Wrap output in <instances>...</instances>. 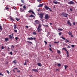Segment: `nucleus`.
Segmentation results:
<instances>
[{
	"instance_id": "nucleus-1",
	"label": "nucleus",
	"mask_w": 77,
	"mask_h": 77,
	"mask_svg": "<svg viewBox=\"0 0 77 77\" xmlns=\"http://www.w3.org/2000/svg\"><path fill=\"white\" fill-rule=\"evenodd\" d=\"M61 15L64 17L67 18L68 17V14L66 13L63 12L62 13Z\"/></svg>"
},
{
	"instance_id": "nucleus-2",
	"label": "nucleus",
	"mask_w": 77,
	"mask_h": 77,
	"mask_svg": "<svg viewBox=\"0 0 77 77\" xmlns=\"http://www.w3.org/2000/svg\"><path fill=\"white\" fill-rule=\"evenodd\" d=\"M34 40V41H35L36 39V38L35 37H28V40H32V41Z\"/></svg>"
},
{
	"instance_id": "nucleus-3",
	"label": "nucleus",
	"mask_w": 77,
	"mask_h": 77,
	"mask_svg": "<svg viewBox=\"0 0 77 77\" xmlns=\"http://www.w3.org/2000/svg\"><path fill=\"white\" fill-rule=\"evenodd\" d=\"M38 15H40V18H41V19H43V18H44V17H43V16H44V13L39 14Z\"/></svg>"
},
{
	"instance_id": "nucleus-4",
	"label": "nucleus",
	"mask_w": 77,
	"mask_h": 77,
	"mask_svg": "<svg viewBox=\"0 0 77 77\" xmlns=\"http://www.w3.org/2000/svg\"><path fill=\"white\" fill-rule=\"evenodd\" d=\"M68 5H74V2L72 1H70L67 3Z\"/></svg>"
},
{
	"instance_id": "nucleus-5",
	"label": "nucleus",
	"mask_w": 77,
	"mask_h": 77,
	"mask_svg": "<svg viewBox=\"0 0 77 77\" xmlns=\"http://www.w3.org/2000/svg\"><path fill=\"white\" fill-rule=\"evenodd\" d=\"M45 17L46 20H48V19H49V16H48V14L45 15Z\"/></svg>"
},
{
	"instance_id": "nucleus-6",
	"label": "nucleus",
	"mask_w": 77,
	"mask_h": 77,
	"mask_svg": "<svg viewBox=\"0 0 77 77\" xmlns=\"http://www.w3.org/2000/svg\"><path fill=\"white\" fill-rule=\"evenodd\" d=\"M28 12H29V13H30V12H31V13H32V14H34L35 13L33 12V11L32 10H30L29 11H28Z\"/></svg>"
},
{
	"instance_id": "nucleus-7",
	"label": "nucleus",
	"mask_w": 77,
	"mask_h": 77,
	"mask_svg": "<svg viewBox=\"0 0 77 77\" xmlns=\"http://www.w3.org/2000/svg\"><path fill=\"white\" fill-rule=\"evenodd\" d=\"M37 30L38 32H40L41 30H42V29H41V28H37Z\"/></svg>"
},
{
	"instance_id": "nucleus-8",
	"label": "nucleus",
	"mask_w": 77,
	"mask_h": 77,
	"mask_svg": "<svg viewBox=\"0 0 77 77\" xmlns=\"http://www.w3.org/2000/svg\"><path fill=\"white\" fill-rule=\"evenodd\" d=\"M43 5H44V4H40L38 5V7H42Z\"/></svg>"
},
{
	"instance_id": "nucleus-9",
	"label": "nucleus",
	"mask_w": 77,
	"mask_h": 77,
	"mask_svg": "<svg viewBox=\"0 0 77 77\" xmlns=\"http://www.w3.org/2000/svg\"><path fill=\"white\" fill-rule=\"evenodd\" d=\"M34 22L35 24H39V21H38V20H36Z\"/></svg>"
},
{
	"instance_id": "nucleus-10",
	"label": "nucleus",
	"mask_w": 77,
	"mask_h": 77,
	"mask_svg": "<svg viewBox=\"0 0 77 77\" xmlns=\"http://www.w3.org/2000/svg\"><path fill=\"white\" fill-rule=\"evenodd\" d=\"M67 24L69 26H71V23H70V21H69L68 20L67 21Z\"/></svg>"
},
{
	"instance_id": "nucleus-11",
	"label": "nucleus",
	"mask_w": 77,
	"mask_h": 77,
	"mask_svg": "<svg viewBox=\"0 0 77 77\" xmlns=\"http://www.w3.org/2000/svg\"><path fill=\"white\" fill-rule=\"evenodd\" d=\"M10 19L11 21H15V19H13L12 17H10Z\"/></svg>"
},
{
	"instance_id": "nucleus-12",
	"label": "nucleus",
	"mask_w": 77,
	"mask_h": 77,
	"mask_svg": "<svg viewBox=\"0 0 77 77\" xmlns=\"http://www.w3.org/2000/svg\"><path fill=\"white\" fill-rule=\"evenodd\" d=\"M65 51H66L67 57H69V53H68V51H67V50H66V48L65 49Z\"/></svg>"
},
{
	"instance_id": "nucleus-13",
	"label": "nucleus",
	"mask_w": 77,
	"mask_h": 77,
	"mask_svg": "<svg viewBox=\"0 0 77 77\" xmlns=\"http://www.w3.org/2000/svg\"><path fill=\"white\" fill-rule=\"evenodd\" d=\"M65 51H66L67 57H69V53H68V51H67V50H66V48L65 49Z\"/></svg>"
},
{
	"instance_id": "nucleus-14",
	"label": "nucleus",
	"mask_w": 77,
	"mask_h": 77,
	"mask_svg": "<svg viewBox=\"0 0 77 77\" xmlns=\"http://www.w3.org/2000/svg\"><path fill=\"white\" fill-rule=\"evenodd\" d=\"M44 8L46 10H48L49 9V7H48L47 5L45 6Z\"/></svg>"
},
{
	"instance_id": "nucleus-15",
	"label": "nucleus",
	"mask_w": 77,
	"mask_h": 77,
	"mask_svg": "<svg viewBox=\"0 0 77 77\" xmlns=\"http://www.w3.org/2000/svg\"><path fill=\"white\" fill-rule=\"evenodd\" d=\"M53 3H54L55 4H57V3H58V2L56 1H53Z\"/></svg>"
},
{
	"instance_id": "nucleus-16",
	"label": "nucleus",
	"mask_w": 77,
	"mask_h": 77,
	"mask_svg": "<svg viewBox=\"0 0 77 77\" xmlns=\"http://www.w3.org/2000/svg\"><path fill=\"white\" fill-rule=\"evenodd\" d=\"M37 65H38V66H42V65L41 64V63H39L37 64Z\"/></svg>"
},
{
	"instance_id": "nucleus-17",
	"label": "nucleus",
	"mask_w": 77,
	"mask_h": 77,
	"mask_svg": "<svg viewBox=\"0 0 77 77\" xmlns=\"http://www.w3.org/2000/svg\"><path fill=\"white\" fill-rule=\"evenodd\" d=\"M32 71H34L35 72H38V70L37 69H32Z\"/></svg>"
},
{
	"instance_id": "nucleus-18",
	"label": "nucleus",
	"mask_w": 77,
	"mask_h": 77,
	"mask_svg": "<svg viewBox=\"0 0 77 77\" xmlns=\"http://www.w3.org/2000/svg\"><path fill=\"white\" fill-rule=\"evenodd\" d=\"M68 33V35H72V32H71V31H69Z\"/></svg>"
},
{
	"instance_id": "nucleus-19",
	"label": "nucleus",
	"mask_w": 77,
	"mask_h": 77,
	"mask_svg": "<svg viewBox=\"0 0 77 77\" xmlns=\"http://www.w3.org/2000/svg\"><path fill=\"white\" fill-rule=\"evenodd\" d=\"M14 29H17V25H14Z\"/></svg>"
},
{
	"instance_id": "nucleus-20",
	"label": "nucleus",
	"mask_w": 77,
	"mask_h": 77,
	"mask_svg": "<svg viewBox=\"0 0 77 77\" xmlns=\"http://www.w3.org/2000/svg\"><path fill=\"white\" fill-rule=\"evenodd\" d=\"M20 11V12H24V9H23V8H21Z\"/></svg>"
},
{
	"instance_id": "nucleus-21",
	"label": "nucleus",
	"mask_w": 77,
	"mask_h": 77,
	"mask_svg": "<svg viewBox=\"0 0 77 77\" xmlns=\"http://www.w3.org/2000/svg\"><path fill=\"white\" fill-rule=\"evenodd\" d=\"M64 67L65 69H66V68H67V67H68V65H65Z\"/></svg>"
},
{
	"instance_id": "nucleus-22",
	"label": "nucleus",
	"mask_w": 77,
	"mask_h": 77,
	"mask_svg": "<svg viewBox=\"0 0 77 77\" xmlns=\"http://www.w3.org/2000/svg\"><path fill=\"white\" fill-rule=\"evenodd\" d=\"M15 20L17 21H20V20L19 19H18L17 18H15Z\"/></svg>"
},
{
	"instance_id": "nucleus-23",
	"label": "nucleus",
	"mask_w": 77,
	"mask_h": 77,
	"mask_svg": "<svg viewBox=\"0 0 77 77\" xmlns=\"http://www.w3.org/2000/svg\"><path fill=\"white\" fill-rule=\"evenodd\" d=\"M57 52L59 54H60V53H61L60 51L58 50L57 51Z\"/></svg>"
},
{
	"instance_id": "nucleus-24",
	"label": "nucleus",
	"mask_w": 77,
	"mask_h": 77,
	"mask_svg": "<svg viewBox=\"0 0 77 77\" xmlns=\"http://www.w3.org/2000/svg\"><path fill=\"white\" fill-rule=\"evenodd\" d=\"M33 34L34 35H37V33L35 32H33Z\"/></svg>"
},
{
	"instance_id": "nucleus-25",
	"label": "nucleus",
	"mask_w": 77,
	"mask_h": 77,
	"mask_svg": "<svg viewBox=\"0 0 77 77\" xmlns=\"http://www.w3.org/2000/svg\"><path fill=\"white\" fill-rule=\"evenodd\" d=\"M58 30H59L60 31H62L63 30V29H58Z\"/></svg>"
},
{
	"instance_id": "nucleus-26",
	"label": "nucleus",
	"mask_w": 77,
	"mask_h": 77,
	"mask_svg": "<svg viewBox=\"0 0 77 77\" xmlns=\"http://www.w3.org/2000/svg\"><path fill=\"white\" fill-rule=\"evenodd\" d=\"M9 38L10 39H12V35H9Z\"/></svg>"
},
{
	"instance_id": "nucleus-27",
	"label": "nucleus",
	"mask_w": 77,
	"mask_h": 77,
	"mask_svg": "<svg viewBox=\"0 0 77 77\" xmlns=\"http://www.w3.org/2000/svg\"><path fill=\"white\" fill-rule=\"evenodd\" d=\"M44 26L46 27H49L48 26V25H44Z\"/></svg>"
},
{
	"instance_id": "nucleus-28",
	"label": "nucleus",
	"mask_w": 77,
	"mask_h": 77,
	"mask_svg": "<svg viewBox=\"0 0 77 77\" xmlns=\"http://www.w3.org/2000/svg\"><path fill=\"white\" fill-rule=\"evenodd\" d=\"M58 67H60L61 66V64H58Z\"/></svg>"
},
{
	"instance_id": "nucleus-29",
	"label": "nucleus",
	"mask_w": 77,
	"mask_h": 77,
	"mask_svg": "<svg viewBox=\"0 0 77 77\" xmlns=\"http://www.w3.org/2000/svg\"><path fill=\"white\" fill-rule=\"evenodd\" d=\"M27 42L28 43H29L30 44H32V42H30V41H27Z\"/></svg>"
},
{
	"instance_id": "nucleus-30",
	"label": "nucleus",
	"mask_w": 77,
	"mask_h": 77,
	"mask_svg": "<svg viewBox=\"0 0 77 77\" xmlns=\"http://www.w3.org/2000/svg\"><path fill=\"white\" fill-rule=\"evenodd\" d=\"M29 17H34V15H31L29 16Z\"/></svg>"
},
{
	"instance_id": "nucleus-31",
	"label": "nucleus",
	"mask_w": 77,
	"mask_h": 77,
	"mask_svg": "<svg viewBox=\"0 0 77 77\" xmlns=\"http://www.w3.org/2000/svg\"><path fill=\"white\" fill-rule=\"evenodd\" d=\"M41 24H39V26H38V28H41Z\"/></svg>"
},
{
	"instance_id": "nucleus-32",
	"label": "nucleus",
	"mask_w": 77,
	"mask_h": 77,
	"mask_svg": "<svg viewBox=\"0 0 77 77\" xmlns=\"http://www.w3.org/2000/svg\"><path fill=\"white\" fill-rule=\"evenodd\" d=\"M0 30H1L2 31L3 30V29L2 28V26H1V25H0Z\"/></svg>"
},
{
	"instance_id": "nucleus-33",
	"label": "nucleus",
	"mask_w": 77,
	"mask_h": 77,
	"mask_svg": "<svg viewBox=\"0 0 77 77\" xmlns=\"http://www.w3.org/2000/svg\"><path fill=\"white\" fill-rule=\"evenodd\" d=\"M54 43H55V44H59V42L55 41Z\"/></svg>"
},
{
	"instance_id": "nucleus-34",
	"label": "nucleus",
	"mask_w": 77,
	"mask_h": 77,
	"mask_svg": "<svg viewBox=\"0 0 77 77\" xmlns=\"http://www.w3.org/2000/svg\"><path fill=\"white\" fill-rule=\"evenodd\" d=\"M58 34H59V36H61V32H59Z\"/></svg>"
},
{
	"instance_id": "nucleus-35",
	"label": "nucleus",
	"mask_w": 77,
	"mask_h": 77,
	"mask_svg": "<svg viewBox=\"0 0 77 77\" xmlns=\"http://www.w3.org/2000/svg\"><path fill=\"white\" fill-rule=\"evenodd\" d=\"M6 10H7V11L9 10V7H6Z\"/></svg>"
},
{
	"instance_id": "nucleus-36",
	"label": "nucleus",
	"mask_w": 77,
	"mask_h": 77,
	"mask_svg": "<svg viewBox=\"0 0 77 77\" xmlns=\"http://www.w3.org/2000/svg\"><path fill=\"white\" fill-rule=\"evenodd\" d=\"M61 38L63 39L64 40H65V38L63 37H62Z\"/></svg>"
},
{
	"instance_id": "nucleus-37",
	"label": "nucleus",
	"mask_w": 77,
	"mask_h": 77,
	"mask_svg": "<svg viewBox=\"0 0 77 77\" xmlns=\"http://www.w3.org/2000/svg\"><path fill=\"white\" fill-rule=\"evenodd\" d=\"M9 39H8V38H6L5 39V41H8Z\"/></svg>"
},
{
	"instance_id": "nucleus-38",
	"label": "nucleus",
	"mask_w": 77,
	"mask_h": 77,
	"mask_svg": "<svg viewBox=\"0 0 77 77\" xmlns=\"http://www.w3.org/2000/svg\"><path fill=\"white\" fill-rule=\"evenodd\" d=\"M14 32H15L16 33H17V30H16V29H15L14 30Z\"/></svg>"
},
{
	"instance_id": "nucleus-39",
	"label": "nucleus",
	"mask_w": 77,
	"mask_h": 77,
	"mask_svg": "<svg viewBox=\"0 0 77 77\" xmlns=\"http://www.w3.org/2000/svg\"><path fill=\"white\" fill-rule=\"evenodd\" d=\"M23 8L24 9H26V7L25 5H24L23 7Z\"/></svg>"
},
{
	"instance_id": "nucleus-40",
	"label": "nucleus",
	"mask_w": 77,
	"mask_h": 77,
	"mask_svg": "<svg viewBox=\"0 0 77 77\" xmlns=\"http://www.w3.org/2000/svg\"><path fill=\"white\" fill-rule=\"evenodd\" d=\"M5 48L4 46H2L1 47V49H4Z\"/></svg>"
},
{
	"instance_id": "nucleus-41",
	"label": "nucleus",
	"mask_w": 77,
	"mask_h": 77,
	"mask_svg": "<svg viewBox=\"0 0 77 77\" xmlns=\"http://www.w3.org/2000/svg\"><path fill=\"white\" fill-rule=\"evenodd\" d=\"M72 47H74L75 46V45H71Z\"/></svg>"
},
{
	"instance_id": "nucleus-42",
	"label": "nucleus",
	"mask_w": 77,
	"mask_h": 77,
	"mask_svg": "<svg viewBox=\"0 0 77 77\" xmlns=\"http://www.w3.org/2000/svg\"><path fill=\"white\" fill-rule=\"evenodd\" d=\"M10 54H11V55H12V52H11L9 53Z\"/></svg>"
},
{
	"instance_id": "nucleus-43",
	"label": "nucleus",
	"mask_w": 77,
	"mask_h": 77,
	"mask_svg": "<svg viewBox=\"0 0 77 77\" xmlns=\"http://www.w3.org/2000/svg\"><path fill=\"white\" fill-rule=\"evenodd\" d=\"M22 3H24V0H21Z\"/></svg>"
},
{
	"instance_id": "nucleus-44",
	"label": "nucleus",
	"mask_w": 77,
	"mask_h": 77,
	"mask_svg": "<svg viewBox=\"0 0 77 77\" xmlns=\"http://www.w3.org/2000/svg\"><path fill=\"white\" fill-rule=\"evenodd\" d=\"M66 42L67 43V42H69V40H68L67 39H66Z\"/></svg>"
},
{
	"instance_id": "nucleus-45",
	"label": "nucleus",
	"mask_w": 77,
	"mask_h": 77,
	"mask_svg": "<svg viewBox=\"0 0 77 77\" xmlns=\"http://www.w3.org/2000/svg\"><path fill=\"white\" fill-rule=\"evenodd\" d=\"M13 63H15V64H16V63H17V62H16V61H13Z\"/></svg>"
},
{
	"instance_id": "nucleus-46",
	"label": "nucleus",
	"mask_w": 77,
	"mask_h": 77,
	"mask_svg": "<svg viewBox=\"0 0 77 77\" xmlns=\"http://www.w3.org/2000/svg\"><path fill=\"white\" fill-rule=\"evenodd\" d=\"M15 39L16 40H17V39H18V37H15Z\"/></svg>"
},
{
	"instance_id": "nucleus-47",
	"label": "nucleus",
	"mask_w": 77,
	"mask_h": 77,
	"mask_svg": "<svg viewBox=\"0 0 77 77\" xmlns=\"http://www.w3.org/2000/svg\"><path fill=\"white\" fill-rule=\"evenodd\" d=\"M26 62L24 63V65H26Z\"/></svg>"
},
{
	"instance_id": "nucleus-48",
	"label": "nucleus",
	"mask_w": 77,
	"mask_h": 77,
	"mask_svg": "<svg viewBox=\"0 0 77 77\" xmlns=\"http://www.w3.org/2000/svg\"><path fill=\"white\" fill-rule=\"evenodd\" d=\"M44 42H45V44H47V42L46 41H45Z\"/></svg>"
},
{
	"instance_id": "nucleus-49",
	"label": "nucleus",
	"mask_w": 77,
	"mask_h": 77,
	"mask_svg": "<svg viewBox=\"0 0 77 77\" xmlns=\"http://www.w3.org/2000/svg\"><path fill=\"white\" fill-rule=\"evenodd\" d=\"M0 75L2 76H3V74H2V73L0 72Z\"/></svg>"
},
{
	"instance_id": "nucleus-50",
	"label": "nucleus",
	"mask_w": 77,
	"mask_h": 77,
	"mask_svg": "<svg viewBox=\"0 0 77 77\" xmlns=\"http://www.w3.org/2000/svg\"><path fill=\"white\" fill-rule=\"evenodd\" d=\"M67 48H71V47H70V46L69 45H68V46H67Z\"/></svg>"
},
{
	"instance_id": "nucleus-51",
	"label": "nucleus",
	"mask_w": 77,
	"mask_h": 77,
	"mask_svg": "<svg viewBox=\"0 0 77 77\" xmlns=\"http://www.w3.org/2000/svg\"><path fill=\"white\" fill-rule=\"evenodd\" d=\"M49 9V10H50V11H52V10H51V9L50 8H49V9Z\"/></svg>"
},
{
	"instance_id": "nucleus-52",
	"label": "nucleus",
	"mask_w": 77,
	"mask_h": 77,
	"mask_svg": "<svg viewBox=\"0 0 77 77\" xmlns=\"http://www.w3.org/2000/svg\"><path fill=\"white\" fill-rule=\"evenodd\" d=\"M73 25H75V22H74L73 23Z\"/></svg>"
},
{
	"instance_id": "nucleus-53",
	"label": "nucleus",
	"mask_w": 77,
	"mask_h": 77,
	"mask_svg": "<svg viewBox=\"0 0 77 77\" xmlns=\"http://www.w3.org/2000/svg\"><path fill=\"white\" fill-rule=\"evenodd\" d=\"M25 27H26L27 28V29H28V26H26Z\"/></svg>"
},
{
	"instance_id": "nucleus-54",
	"label": "nucleus",
	"mask_w": 77,
	"mask_h": 77,
	"mask_svg": "<svg viewBox=\"0 0 77 77\" xmlns=\"http://www.w3.org/2000/svg\"><path fill=\"white\" fill-rule=\"evenodd\" d=\"M7 72L8 74H9V72L8 70H7Z\"/></svg>"
},
{
	"instance_id": "nucleus-55",
	"label": "nucleus",
	"mask_w": 77,
	"mask_h": 77,
	"mask_svg": "<svg viewBox=\"0 0 77 77\" xmlns=\"http://www.w3.org/2000/svg\"><path fill=\"white\" fill-rule=\"evenodd\" d=\"M71 35V37H72V38L73 37V36H74L73 35L71 34L70 35Z\"/></svg>"
},
{
	"instance_id": "nucleus-56",
	"label": "nucleus",
	"mask_w": 77,
	"mask_h": 77,
	"mask_svg": "<svg viewBox=\"0 0 77 77\" xmlns=\"http://www.w3.org/2000/svg\"><path fill=\"white\" fill-rule=\"evenodd\" d=\"M15 69L14 68L13 70V71L14 72H15Z\"/></svg>"
},
{
	"instance_id": "nucleus-57",
	"label": "nucleus",
	"mask_w": 77,
	"mask_h": 77,
	"mask_svg": "<svg viewBox=\"0 0 77 77\" xmlns=\"http://www.w3.org/2000/svg\"><path fill=\"white\" fill-rule=\"evenodd\" d=\"M37 1L38 2H41V0H38Z\"/></svg>"
},
{
	"instance_id": "nucleus-58",
	"label": "nucleus",
	"mask_w": 77,
	"mask_h": 77,
	"mask_svg": "<svg viewBox=\"0 0 77 77\" xmlns=\"http://www.w3.org/2000/svg\"><path fill=\"white\" fill-rule=\"evenodd\" d=\"M49 50L51 51H52V50L51 49V48H49Z\"/></svg>"
},
{
	"instance_id": "nucleus-59",
	"label": "nucleus",
	"mask_w": 77,
	"mask_h": 77,
	"mask_svg": "<svg viewBox=\"0 0 77 77\" xmlns=\"http://www.w3.org/2000/svg\"><path fill=\"white\" fill-rule=\"evenodd\" d=\"M65 48H62V50H65Z\"/></svg>"
},
{
	"instance_id": "nucleus-60",
	"label": "nucleus",
	"mask_w": 77,
	"mask_h": 77,
	"mask_svg": "<svg viewBox=\"0 0 77 77\" xmlns=\"http://www.w3.org/2000/svg\"><path fill=\"white\" fill-rule=\"evenodd\" d=\"M17 72H19V73L20 72V70L17 71Z\"/></svg>"
},
{
	"instance_id": "nucleus-61",
	"label": "nucleus",
	"mask_w": 77,
	"mask_h": 77,
	"mask_svg": "<svg viewBox=\"0 0 77 77\" xmlns=\"http://www.w3.org/2000/svg\"><path fill=\"white\" fill-rule=\"evenodd\" d=\"M56 71H59V69H56Z\"/></svg>"
},
{
	"instance_id": "nucleus-62",
	"label": "nucleus",
	"mask_w": 77,
	"mask_h": 77,
	"mask_svg": "<svg viewBox=\"0 0 77 77\" xmlns=\"http://www.w3.org/2000/svg\"><path fill=\"white\" fill-rule=\"evenodd\" d=\"M12 47H13V48H14V45H12Z\"/></svg>"
},
{
	"instance_id": "nucleus-63",
	"label": "nucleus",
	"mask_w": 77,
	"mask_h": 77,
	"mask_svg": "<svg viewBox=\"0 0 77 77\" xmlns=\"http://www.w3.org/2000/svg\"><path fill=\"white\" fill-rule=\"evenodd\" d=\"M49 24H50V25H51H51H52V23H50Z\"/></svg>"
},
{
	"instance_id": "nucleus-64",
	"label": "nucleus",
	"mask_w": 77,
	"mask_h": 77,
	"mask_svg": "<svg viewBox=\"0 0 77 77\" xmlns=\"http://www.w3.org/2000/svg\"><path fill=\"white\" fill-rule=\"evenodd\" d=\"M30 77H32V75H29Z\"/></svg>"
}]
</instances>
